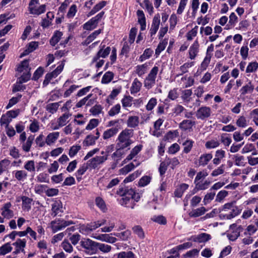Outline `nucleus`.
<instances>
[{"mask_svg":"<svg viewBox=\"0 0 258 258\" xmlns=\"http://www.w3.org/2000/svg\"><path fill=\"white\" fill-rule=\"evenodd\" d=\"M134 136V130L130 128H125L119 134L117 139L116 147L121 149H130V146L133 144V141L131 138Z\"/></svg>","mask_w":258,"mask_h":258,"instance_id":"f257e3e1","label":"nucleus"},{"mask_svg":"<svg viewBox=\"0 0 258 258\" xmlns=\"http://www.w3.org/2000/svg\"><path fill=\"white\" fill-rule=\"evenodd\" d=\"M74 224V222L72 220L66 221L63 219L56 218L54 220L51 221L50 227L52 232L54 233Z\"/></svg>","mask_w":258,"mask_h":258,"instance_id":"f03ea898","label":"nucleus"},{"mask_svg":"<svg viewBox=\"0 0 258 258\" xmlns=\"http://www.w3.org/2000/svg\"><path fill=\"white\" fill-rule=\"evenodd\" d=\"M158 71L159 68L157 66H154L152 69L144 82V87L146 88L150 89L155 85Z\"/></svg>","mask_w":258,"mask_h":258,"instance_id":"7ed1b4c3","label":"nucleus"},{"mask_svg":"<svg viewBox=\"0 0 258 258\" xmlns=\"http://www.w3.org/2000/svg\"><path fill=\"white\" fill-rule=\"evenodd\" d=\"M39 4V0H31L29 4V11L31 14L40 15L46 11V5H42L39 7L37 5Z\"/></svg>","mask_w":258,"mask_h":258,"instance_id":"20e7f679","label":"nucleus"},{"mask_svg":"<svg viewBox=\"0 0 258 258\" xmlns=\"http://www.w3.org/2000/svg\"><path fill=\"white\" fill-rule=\"evenodd\" d=\"M97 242L90 239H85L81 241V245L84 248V251L89 254L96 253Z\"/></svg>","mask_w":258,"mask_h":258,"instance_id":"39448f33","label":"nucleus"},{"mask_svg":"<svg viewBox=\"0 0 258 258\" xmlns=\"http://www.w3.org/2000/svg\"><path fill=\"white\" fill-rule=\"evenodd\" d=\"M128 190L129 188L128 187H124L119 188L117 191V194L122 197V198L120 200V204L122 206H124L126 207H128L127 204L130 203V201L132 200V196L128 195Z\"/></svg>","mask_w":258,"mask_h":258,"instance_id":"423d86ee","label":"nucleus"},{"mask_svg":"<svg viewBox=\"0 0 258 258\" xmlns=\"http://www.w3.org/2000/svg\"><path fill=\"white\" fill-rule=\"evenodd\" d=\"M107 159V156H96L95 157L89 160L86 164L89 168V169H94L98 167V166L102 164Z\"/></svg>","mask_w":258,"mask_h":258,"instance_id":"0eeeda50","label":"nucleus"},{"mask_svg":"<svg viewBox=\"0 0 258 258\" xmlns=\"http://www.w3.org/2000/svg\"><path fill=\"white\" fill-rule=\"evenodd\" d=\"M51 215L53 217L61 216L63 212L62 203L60 201H55L51 205Z\"/></svg>","mask_w":258,"mask_h":258,"instance_id":"6e6552de","label":"nucleus"},{"mask_svg":"<svg viewBox=\"0 0 258 258\" xmlns=\"http://www.w3.org/2000/svg\"><path fill=\"white\" fill-rule=\"evenodd\" d=\"M211 114V109L209 107H200L196 112V115L198 119L204 120L209 117Z\"/></svg>","mask_w":258,"mask_h":258,"instance_id":"1a4fd4ad","label":"nucleus"},{"mask_svg":"<svg viewBox=\"0 0 258 258\" xmlns=\"http://www.w3.org/2000/svg\"><path fill=\"white\" fill-rule=\"evenodd\" d=\"M104 45H100V50L98 51L96 55L93 57V62L97 61L100 57L105 58L109 55L111 50L110 47L109 46L105 48H104Z\"/></svg>","mask_w":258,"mask_h":258,"instance_id":"9d476101","label":"nucleus"},{"mask_svg":"<svg viewBox=\"0 0 258 258\" xmlns=\"http://www.w3.org/2000/svg\"><path fill=\"white\" fill-rule=\"evenodd\" d=\"M12 204L10 202L6 203L2 208V215L7 219H10L14 216V212L10 209Z\"/></svg>","mask_w":258,"mask_h":258,"instance_id":"9b49d317","label":"nucleus"},{"mask_svg":"<svg viewBox=\"0 0 258 258\" xmlns=\"http://www.w3.org/2000/svg\"><path fill=\"white\" fill-rule=\"evenodd\" d=\"M160 23V15H156L152 21L151 28L150 29V33L151 37L154 35L158 31Z\"/></svg>","mask_w":258,"mask_h":258,"instance_id":"f8f14e48","label":"nucleus"},{"mask_svg":"<svg viewBox=\"0 0 258 258\" xmlns=\"http://www.w3.org/2000/svg\"><path fill=\"white\" fill-rule=\"evenodd\" d=\"M211 238V236L210 234L206 233H202L197 235L191 236L190 238L188 239V240H192L194 242L202 243L208 241Z\"/></svg>","mask_w":258,"mask_h":258,"instance_id":"ddd939ff","label":"nucleus"},{"mask_svg":"<svg viewBox=\"0 0 258 258\" xmlns=\"http://www.w3.org/2000/svg\"><path fill=\"white\" fill-rule=\"evenodd\" d=\"M95 239L102 241H105L110 243H115L117 239L115 237H112L108 234H101L93 237Z\"/></svg>","mask_w":258,"mask_h":258,"instance_id":"4468645a","label":"nucleus"},{"mask_svg":"<svg viewBox=\"0 0 258 258\" xmlns=\"http://www.w3.org/2000/svg\"><path fill=\"white\" fill-rule=\"evenodd\" d=\"M199 44L196 40L192 45L189 47L188 53L189 57L191 59H194L199 52Z\"/></svg>","mask_w":258,"mask_h":258,"instance_id":"2eb2a0df","label":"nucleus"},{"mask_svg":"<svg viewBox=\"0 0 258 258\" xmlns=\"http://www.w3.org/2000/svg\"><path fill=\"white\" fill-rule=\"evenodd\" d=\"M240 211L239 208L235 205L228 213L225 214H221V215L225 219H231L237 216L240 213Z\"/></svg>","mask_w":258,"mask_h":258,"instance_id":"dca6fc26","label":"nucleus"},{"mask_svg":"<svg viewBox=\"0 0 258 258\" xmlns=\"http://www.w3.org/2000/svg\"><path fill=\"white\" fill-rule=\"evenodd\" d=\"M139 124V117L138 116H130L126 120V125L130 128H136Z\"/></svg>","mask_w":258,"mask_h":258,"instance_id":"f3484780","label":"nucleus"},{"mask_svg":"<svg viewBox=\"0 0 258 258\" xmlns=\"http://www.w3.org/2000/svg\"><path fill=\"white\" fill-rule=\"evenodd\" d=\"M213 156L211 153L204 154L202 155L199 159V166H205L208 162L212 159Z\"/></svg>","mask_w":258,"mask_h":258,"instance_id":"a211bd4d","label":"nucleus"},{"mask_svg":"<svg viewBox=\"0 0 258 258\" xmlns=\"http://www.w3.org/2000/svg\"><path fill=\"white\" fill-rule=\"evenodd\" d=\"M118 131V128L116 127H112L105 131L103 134V139L104 140H107L114 137L117 134Z\"/></svg>","mask_w":258,"mask_h":258,"instance_id":"6ab92c4d","label":"nucleus"},{"mask_svg":"<svg viewBox=\"0 0 258 258\" xmlns=\"http://www.w3.org/2000/svg\"><path fill=\"white\" fill-rule=\"evenodd\" d=\"M59 136V132L49 133L46 138V143L48 146H51L57 140Z\"/></svg>","mask_w":258,"mask_h":258,"instance_id":"aec40b11","label":"nucleus"},{"mask_svg":"<svg viewBox=\"0 0 258 258\" xmlns=\"http://www.w3.org/2000/svg\"><path fill=\"white\" fill-rule=\"evenodd\" d=\"M195 124L196 122L195 121L185 119L180 123L179 127L181 129L184 131L190 130L192 128V126L195 125Z\"/></svg>","mask_w":258,"mask_h":258,"instance_id":"412c9836","label":"nucleus"},{"mask_svg":"<svg viewBox=\"0 0 258 258\" xmlns=\"http://www.w3.org/2000/svg\"><path fill=\"white\" fill-rule=\"evenodd\" d=\"M89 169L86 163L82 164L79 169L75 173V176L77 178V179L78 181H80L82 180V176L85 173V172L87 171V169Z\"/></svg>","mask_w":258,"mask_h":258,"instance_id":"4be33fe9","label":"nucleus"},{"mask_svg":"<svg viewBox=\"0 0 258 258\" xmlns=\"http://www.w3.org/2000/svg\"><path fill=\"white\" fill-rule=\"evenodd\" d=\"M143 146L138 145L135 146L131 151L130 154L126 157L125 160L130 161L132 160L142 150Z\"/></svg>","mask_w":258,"mask_h":258,"instance_id":"5701e85b","label":"nucleus"},{"mask_svg":"<svg viewBox=\"0 0 258 258\" xmlns=\"http://www.w3.org/2000/svg\"><path fill=\"white\" fill-rule=\"evenodd\" d=\"M21 199L22 201L23 209L29 211L31 208V203L33 201L32 199L26 196H22Z\"/></svg>","mask_w":258,"mask_h":258,"instance_id":"b1692460","label":"nucleus"},{"mask_svg":"<svg viewBox=\"0 0 258 258\" xmlns=\"http://www.w3.org/2000/svg\"><path fill=\"white\" fill-rule=\"evenodd\" d=\"M13 245L15 246V248L21 250L22 252L25 253L24 248L26 245V240L25 239H17L16 241L14 242Z\"/></svg>","mask_w":258,"mask_h":258,"instance_id":"393cba45","label":"nucleus"},{"mask_svg":"<svg viewBox=\"0 0 258 258\" xmlns=\"http://www.w3.org/2000/svg\"><path fill=\"white\" fill-rule=\"evenodd\" d=\"M62 35V33L61 32L59 31H55L49 40L50 44L53 46H55L59 42Z\"/></svg>","mask_w":258,"mask_h":258,"instance_id":"a878e982","label":"nucleus"},{"mask_svg":"<svg viewBox=\"0 0 258 258\" xmlns=\"http://www.w3.org/2000/svg\"><path fill=\"white\" fill-rule=\"evenodd\" d=\"M142 86V83L137 78L135 79L131 88V93H137L139 92Z\"/></svg>","mask_w":258,"mask_h":258,"instance_id":"bb28decb","label":"nucleus"},{"mask_svg":"<svg viewBox=\"0 0 258 258\" xmlns=\"http://www.w3.org/2000/svg\"><path fill=\"white\" fill-rule=\"evenodd\" d=\"M210 184V182L208 180H205L204 182L201 181L195 184V187L194 190L197 192L199 190H205L207 189Z\"/></svg>","mask_w":258,"mask_h":258,"instance_id":"cd10ccee","label":"nucleus"},{"mask_svg":"<svg viewBox=\"0 0 258 258\" xmlns=\"http://www.w3.org/2000/svg\"><path fill=\"white\" fill-rule=\"evenodd\" d=\"M148 64L145 63L142 65H138L136 67V73L139 76L142 77L147 72L148 70Z\"/></svg>","mask_w":258,"mask_h":258,"instance_id":"c85d7f7f","label":"nucleus"},{"mask_svg":"<svg viewBox=\"0 0 258 258\" xmlns=\"http://www.w3.org/2000/svg\"><path fill=\"white\" fill-rule=\"evenodd\" d=\"M206 211L207 210L204 207H201L199 208L193 210L189 213V215L190 217H198L204 215Z\"/></svg>","mask_w":258,"mask_h":258,"instance_id":"c756f323","label":"nucleus"},{"mask_svg":"<svg viewBox=\"0 0 258 258\" xmlns=\"http://www.w3.org/2000/svg\"><path fill=\"white\" fill-rule=\"evenodd\" d=\"M30 68L29 66V61L27 59L23 60L19 65L17 69V71L19 73L27 72L30 71Z\"/></svg>","mask_w":258,"mask_h":258,"instance_id":"7c9ffc66","label":"nucleus"},{"mask_svg":"<svg viewBox=\"0 0 258 258\" xmlns=\"http://www.w3.org/2000/svg\"><path fill=\"white\" fill-rule=\"evenodd\" d=\"M15 177L18 181H24L27 177V173L25 170H16L13 172Z\"/></svg>","mask_w":258,"mask_h":258,"instance_id":"2f4dec72","label":"nucleus"},{"mask_svg":"<svg viewBox=\"0 0 258 258\" xmlns=\"http://www.w3.org/2000/svg\"><path fill=\"white\" fill-rule=\"evenodd\" d=\"M106 220L105 219H102L101 220L91 222L90 223L88 224V227L90 228V230H91V231H92L97 229V228L104 225V224L106 223Z\"/></svg>","mask_w":258,"mask_h":258,"instance_id":"473e14b6","label":"nucleus"},{"mask_svg":"<svg viewBox=\"0 0 258 258\" xmlns=\"http://www.w3.org/2000/svg\"><path fill=\"white\" fill-rule=\"evenodd\" d=\"M69 113H65L57 119L59 126H63L69 122L68 119L71 116Z\"/></svg>","mask_w":258,"mask_h":258,"instance_id":"72a5a7b5","label":"nucleus"},{"mask_svg":"<svg viewBox=\"0 0 258 258\" xmlns=\"http://www.w3.org/2000/svg\"><path fill=\"white\" fill-rule=\"evenodd\" d=\"M107 4V2L106 1H101L99 2L98 4H96L93 9L89 12V15L92 16L95 14L96 13L100 11L103 7H104Z\"/></svg>","mask_w":258,"mask_h":258,"instance_id":"f704fd0d","label":"nucleus"},{"mask_svg":"<svg viewBox=\"0 0 258 258\" xmlns=\"http://www.w3.org/2000/svg\"><path fill=\"white\" fill-rule=\"evenodd\" d=\"M34 139V136L33 135L30 136L27 138L26 142L24 143L22 146V149L24 151L28 152L30 151Z\"/></svg>","mask_w":258,"mask_h":258,"instance_id":"c9c22d12","label":"nucleus"},{"mask_svg":"<svg viewBox=\"0 0 258 258\" xmlns=\"http://www.w3.org/2000/svg\"><path fill=\"white\" fill-rule=\"evenodd\" d=\"M10 243L7 242L0 247V255H4L12 250Z\"/></svg>","mask_w":258,"mask_h":258,"instance_id":"e433bc0d","label":"nucleus"},{"mask_svg":"<svg viewBox=\"0 0 258 258\" xmlns=\"http://www.w3.org/2000/svg\"><path fill=\"white\" fill-rule=\"evenodd\" d=\"M98 249L104 253L109 252L111 249V246L110 245L105 244L104 243H101L97 242L96 244V253L98 251Z\"/></svg>","mask_w":258,"mask_h":258,"instance_id":"4c0bfd02","label":"nucleus"},{"mask_svg":"<svg viewBox=\"0 0 258 258\" xmlns=\"http://www.w3.org/2000/svg\"><path fill=\"white\" fill-rule=\"evenodd\" d=\"M133 97L130 96H125L121 100L122 107L124 108L132 106Z\"/></svg>","mask_w":258,"mask_h":258,"instance_id":"58836bf2","label":"nucleus"},{"mask_svg":"<svg viewBox=\"0 0 258 258\" xmlns=\"http://www.w3.org/2000/svg\"><path fill=\"white\" fill-rule=\"evenodd\" d=\"M194 62H185L183 65L180 67L179 70L181 71V73L176 75V77H179L188 72V69L193 66Z\"/></svg>","mask_w":258,"mask_h":258,"instance_id":"ea45409f","label":"nucleus"},{"mask_svg":"<svg viewBox=\"0 0 258 258\" xmlns=\"http://www.w3.org/2000/svg\"><path fill=\"white\" fill-rule=\"evenodd\" d=\"M253 89L254 87L250 82L246 85L243 86L240 90V92L241 95H245L247 93L252 92Z\"/></svg>","mask_w":258,"mask_h":258,"instance_id":"a19ab883","label":"nucleus"},{"mask_svg":"<svg viewBox=\"0 0 258 258\" xmlns=\"http://www.w3.org/2000/svg\"><path fill=\"white\" fill-rule=\"evenodd\" d=\"M10 163L11 161L7 159H4L0 161V175L8 169Z\"/></svg>","mask_w":258,"mask_h":258,"instance_id":"79ce46f5","label":"nucleus"},{"mask_svg":"<svg viewBox=\"0 0 258 258\" xmlns=\"http://www.w3.org/2000/svg\"><path fill=\"white\" fill-rule=\"evenodd\" d=\"M110 235H113L115 236L118 237L122 240H126L130 237L131 232L129 230H126L120 233H111Z\"/></svg>","mask_w":258,"mask_h":258,"instance_id":"37998d69","label":"nucleus"},{"mask_svg":"<svg viewBox=\"0 0 258 258\" xmlns=\"http://www.w3.org/2000/svg\"><path fill=\"white\" fill-rule=\"evenodd\" d=\"M59 106V103H49L46 105V109L47 111L51 114H53L56 112Z\"/></svg>","mask_w":258,"mask_h":258,"instance_id":"c03bdc74","label":"nucleus"},{"mask_svg":"<svg viewBox=\"0 0 258 258\" xmlns=\"http://www.w3.org/2000/svg\"><path fill=\"white\" fill-rule=\"evenodd\" d=\"M31 77L30 71L24 72L23 74L18 79L17 83L22 84L29 81Z\"/></svg>","mask_w":258,"mask_h":258,"instance_id":"a18cd8bd","label":"nucleus"},{"mask_svg":"<svg viewBox=\"0 0 258 258\" xmlns=\"http://www.w3.org/2000/svg\"><path fill=\"white\" fill-rule=\"evenodd\" d=\"M96 205L103 212H106L107 208L103 200L100 197H97L95 200Z\"/></svg>","mask_w":258,"mask_h":258,"instance_id":"49530a36","label":"nucleus"},{"mask_svg":"<svg viewBox=\"0 0 258 258\" xmlns=\"http://www.w3.org/2000/svg\"><path fill=\"white\" fill-rule=\"evenodd\" d=\"M38 46V42L36 41H32L28 44V48L25 50V53L21 54V56L28 54L29 52H32L35 50Z\"/></svg>","mask_w":258,"mask_h":258,"instance_id":"de8ad7c7","label":"nucleus"},{"mask_svg":"<svg viewBox=\"0 0 258 258\" xmlns=\"http://www.w3.org/2000/svg\"><path fill=\"white\" fill-rule=\"evenodd\" d=\"M97 140V137H95L94 136L90 135L86 137L83 144L87 146H91L95 143Z\"/></svg>","mask_w":258,"mask_h":258,"instance_id":"09e8293b","label":"nucleus"},{"mask_svg":"<svg viewBox=\"0 0 258 258\" xmlns=\"http://www.w3.org/2000/svg\"><path fill=\"white\" fill-rule=\"evenodd\" d=\"M241 229V226H239L235 231L232 232L231 233L228 234V237L229 239L231 241L235 240L239 236L240 229Z\"/></svg>","mask_w":258,"mask_h":258,"instance_id":"8fccbe9b","label":"nucleus"},{"mask_svg":"<svg viewBox=\"0 0 258 258\" xmlns=\"http://www.w3.org/2000/svg\"><path fill=\"white\" fill-rule=\"evenodd\" d=\"M153 52V51L151 48L146 49L144 50L143 54L140 56L139 58V61L142 62L147 59L149 58L152 55Z\"/></svg>","mask_w":258,"mask_h":258,"instance_id":"3c124183","label":"nucleus"},{"mask_svg":"<svg viewBox=\"0 0 258 258\" xmlns=\"http://www.w3.org/2000/svg\"><path fill=\"white\" fill-rule=\"evenodd\" d=\"M114 76V74L113 73L111 72H106L103 76L101 83L103 84H107L111 81L113 79Z\"/></svg>","mask_w":258,"mask_h":258,"instance_id":"603ef678","label":"nucleus"},{"mask_svg":"<svg viewBox=\"0 0 258 258\" xmlns=\"http://www.w3.org/2000/svg\"><path fill=\"white\" fill-rule=\"evenodd\" d=\"M258 69V63L256 61L249 62L246 69V73L255 72Z\"/></svg>","mask_w":258,"mask_h":258,"instance_id":"864d4df0","label":"nucleus"},{"mask_svg":"<svg viewBox=\"0 0 258 258\" xmlns=\"http://www.w3.org/2000/svg\"><path fill=\"white\" fill-rule=\"evenodd\" d=\"M185 110V109L181 105H176L172 109V115L176 116L180 115V114Z\"/></svg>","mask_w":258,"mask_h":258,"instance_id":"5fc2aeb1","label":"nucleus"},{"mask_svg":"<svg viewBox=\"0 0 258 258\" xmlns=\"http://www.w3.org/2000/svg\"><path fill=\"white\" fill-rule=\"evenodd\" d=\"M194 142L192 140H186L183 145L184 146L183 152L186 154L188 153L191 150Z\"/></svg>","mask_w":258,"mask_h":258,"instance_id":"6e6d98bb","label":"nucleus"},{"mask_svg":"<svg viewBox=\"0 0 258 258\" xmlns=\"http://www.w3.org/2000/svg\"><path fill=\"white\" fill-rule=\"evenodd\" d=\"M135 167V165L133 163H130L128 164L125 165L123 168L120 169V173L123 175L126 174L129 172L132 171Z\"/></svg>","mask_w":258,"mask_h":258,"instance_id":"4d7b16f0","label":"nucleus"},{"mask_svg":"<svg viewBox=\"0 0 258 258\" xmlns=\"http://www.w3.org/2000/svg\"><path fill=\"white\" fill-rule=\"evenodd\" d=\"M208 173L206 170H203L202 171L199 172L195 178L194 183H197V182H200L201 181H203L204 179L207 176Z\"/></svg>","mask_w":258,"mask_h":258,"instance_id":"13d9d810","label":"nucleus"},{"mask_svg":"<svg viewBox=\"0 0 258 258\" xmlns=\"http://www.w3.org/2000/svg\"><path fill=\"white\" fill-rule=\"evenodd\" d=\"M117 258H135V255L131 251H122L117 254Z\"/></svg>","mask_w":258,"mask_h":258,"instance_id":"bf43d9fd","label":"nucleus"},{"mask_svg":"<svg viewBox=\"0 0 258 258\" xmlns=\"http://www.w3.org/2000/svg\"><path fill=\"white\" fill-rule=\"evenodd\" d=\"M24 168L29 172H33L35 170V162L33 160L27 161L24 166Z\"/></svg>","mask_w":258,"mask_h":258,"instance_id":"052dcab7","label":"nucleus"},{"mask_svg":"<svg viewBox=\"0 0 258 258\" xmlns=\"http://www.w3.org/2000/svg\"><path fill=\"white\" fill-rule=\"evenodd\" d=\"M124 149H121L119 147H117V150L113 153L112 157L116 161L120 160L121 156L124 154L122 151Z\"/></svg>","mask_w":258,"mask_h":258,"instance_id":"680f3d73","label":"nucleus"},{"mask_svg":"<svg viewBox=\"0 0 258 258\" xmlns=\"http://www.w3.org/2000/svg\"><path fill=\"white\" fill-rule=\"evenodd\" d=\"M120 108L121 107L119 104H116L115 106H113L108 111V115L110 116H113L117 114L120 112Z\"/></svg>","mask_w":258,"mask_h":258,"instance_id":"e2e57ef3","label":"nucleus"},{"mask_svg":"<svg viewBox=\"0 0 258 258\" xmlns=\"http://www.w3.org/2000/svg\"><path fill=\"white\" fill-rule=\"evenodd\" d=\"M234 159H235V164L236 165L238 166H244V158L243 156L236 154L234 156Z\"/></svg>","mask_w":258,"mask_h":258,"instance_id":"0e129e2a","label":"nucleus"},{"mask_svg":"<svg viewBox=\"0 0 258 258\" xmlns=\"http://www.w3.org/2000/svg\"><path fill=\"white\" fill-rule=\"evenodd\" d=\"M236 125L239 127H245L247 126L246 118L244 116H240L236 120Z\"/></svg>","mask_w":258,"mask_h":258,"instance_id":"69168bd1","label":"nucleus"},{"mask_svg":"<svg viewBox=\"0 0 258 258\" xmlns=\"http://www.w3.org/2000/svg\"><path fill=\"white\" fill-rule=\"evenodd\" d=\"M228 195V191L225 190L220 191L216 196L215 201L217 202H221Z\"/></svg>","mask_w":258,"mask_h":258,"instance_id":"338daca9","label":"nucleus"},{"mask_svg":"<svg viewBox=\"0 0 258 258\" xmlns=\"http://www.w3.org/2000/svg\"><path fill=\"white\" fill-rule=\"evenodd\" d=\"M37 181L39 182H48V175L44 172L40 173L36 177Z\"/></svg>","mask_w":258,"mask_h":258,"instance_id":"774afa93","label":"nucleus"}]
</instances>
